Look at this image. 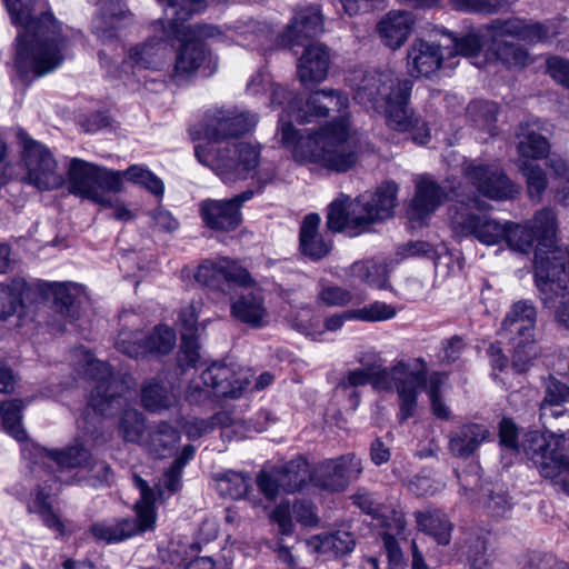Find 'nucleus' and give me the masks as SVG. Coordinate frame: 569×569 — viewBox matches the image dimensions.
I'll use <instances>...</instances> for the list:
<instances>
[{
    "mask_svg": "<svg viewBox=\"0 0 569 569\" xmlns=\"http://www.w3.org/2000/svg\"><path fill=\"white\" fill-rule=\"evenodd\" d=\"M463 172L477 191L489 199L506 200L518 192L516 184L496 164L472 161Z\"/></svg>",
    "mask_w": 569,
    "mask_h": 569,
    "instance_id": "obj_20",
    "label": "nucleus"
},
{
    "mask_svg": "<svg viewBox=\"0 0 569 569\" xmlns=\"http://www.w3.org/2000/svg\"><path fill=\"white\" fill-rule=\"evenodd\" d=\"M116 172L120 178L119 192L122 191L124 181H129L144 188L157 198H161L164 193L163 181L143 166L133 164L126 170H116Z\"/></svg>",
    "mask_w": 569,
    "mask_h": 569,
    "instance_id": "obj_43",
    "label": "nucleus"
},
{
    "mask_svg": "<svg viewBox=\"0 0 569 569\" xmlns=\"http://www.w3.org/2000/svg\"><path fill=\"white\" fill-rule=\"evenodd\" d=\"M519 169L527 179L530 197H540L548 184L545 171L538 164L528 160H519Z\"/></svg>",
    "mask_w": 569,
    "mask_h": 569,
    "instance_id": "obj_56",
    "label": "nucleus"
},
{
    "mask_svg": "<svg viewBox=\"0 0 569 569\" xmlns=\"http://www.w3.org/2000/svg\"><path fill=\"white\" fill-rule=\"evenodd\" d=\"M217 0H158L163 7L164 16L170 23L171 33L181 42L174 62L176 77H189L197 71L204 77L212 76L217 70V59L207 50L213 42L233 41V36L251 34L256 39L268 37L273 31L259 21L248 20L237 23L232 29L222 30L212 24L184 26L182 22L193 13L202 12Z\"/></svg>",
    "mask_w": 569,
    "mask_h": 569,
    "instance_id": "obj_3",
    "label": "nucleus"
},
{
    "mask_svg": "<svg viewBox=\"0 0 569 569\" xmlns=\"http://www.w3.org/2000/svg\"><path fill=\"white\" fill-rule=\"evenodd\" d=\"M68 183L71 193L107 209L114 206L120 178L116 170L73 158L68 168Z\"/></svg>",
    "mask_w": 569,
    "mask_h": 569,
    "instance_id": "obj_10",
    "label": "nucleus"
},
{
    "mask_svg": "<svg viewBox=\"0 0 569 569\" xmlns=\"http://www.w3.org/2000/svg\"><path fill=\"white\" fill-rule=\"evenodd\" d=\"M52 486H43L39 488L36 497L28 505L29 512L39 515L43 523L54 530L59 536H63L66 532L64 523L60 520L59 516L53 512L49 498L57 491Z\"/></svg>",
    "mask_w": 569,
    "mask_h": 569,
    "instance_id": "obj_42",
    "label": "nucleus"
},
{
    "mask_svg": "<svg viewBox=\"0 0 569 569\" xmlns=\"http://www.w3.org/2000/svg\"><path fill=\"white\" fill-rule=\"evenodd\" d=\"M467 113L476 127L492 134L493 124L497 121V103L476 100L468 104Z\"/></svg>",
    "mask_w": 569,
    "mask_h": 569,
    "instance_id": "obj_50",
    "label": "nucleus"
},
{
    "mask_svg": "<svg viewBox=\"0 0 569 569\" xmlns=\"http://www.w3.org/2000/svg\"><path fill=\"white\" fill-rule=\"evenodd\" d=\"M166 54L164 43L161 40H151L143 44L134 46L129 50L128 59L123 61L121 69L113 67L104 51L99 52L101 66L108 74L113 78H123L128 74V68L132 69H157L161 66Z\"/></svg>",
    "mask_w": 569,
    "mask_h": 569,
    "instance_id": "obj_22",
    "label": "nucleus"
},
{
    "mask_svg": "<svg viewBox=\"0 0 569 569\" xmlns=\"http://www.w3.org/2000/svg\"><path fill=\"white\" fill-rule=\"evenodd\" d=\"M438 36L447 40L446 51L450 62L459 56L473 58L476 57L483 46V39H489L487 30L485 29L483 34L478 32H469L461 38L453 36L449 30L443 27H433L429 32L430 38H437Z\"/></svg>",
    "mask_w": 569,
    "mask_h": 569,
    "instance_id": "obj_32",
    "label": "nucleus"
},
{
    "mask_svg": "<svg viewBox=\"0 0 569 569\" xmlns=\"http://www.w3.org/2000/svg\"><path fill=\"white\" fill-rule=\"evenodd\" d=\"M42 459H47L50 467L54 465L62 472L67 469L87 467L90 471L96 472L99 480H108L110 468L104 461L91 462L90 452L82 446L69 447L64 450H47L38 449Z\"/></svg>",
    "mask_w": 569,
    "mask_h": 569,
    "instance_id": "obj_23",
    "label": "nucleus"
},
{
    "mask_svg": "<svg viewBox=\"0 0 569 569\" xmlns=\"http://www.w3.org/2000/svg\"><path fill=\"white\" fill-rule=\"evenodd\" d=\"M23 402L19 399L8 400L0 406V416L2 418L3 428L18 441L27 438L26 430L21 423V411Z\"/></svg>",
    "mask_w": 569,
    "mask_h": 569,
    "instance_id": "obj_48",
    "label": "nucleus"
},
{
    "mask_svg": "<svg viewBox=\"0 0 569 569\" xmlns=\"http://www.w3.org/2000/svg\"><path fill=\"white\" fill-rule=\"evenodd\" d=\"M371 383L377 390H396L399 397V421L413 417L418 406L419 390L426 383V370H413L409 362L397 360L391 367L377 371L353 369L346 373L339 386L343 389Z\"/></svg>",
    "mask_w": 569,
    "mask_h": 569,
    "instance_id": "obj_7",
    "label": "nucleus"
},
{
    "mask_svg": "<svg viewBox=\"0 0 569 569\" xmlns=\"http://www.w3.org/2000/svg\"><path fill=\"white\" fill-rule=\"evenodd\" d=\"M22 160L27 170L26 180L39 190L56 189L63 184V171L42 143L32 139L23 140Z\"/></svg>",
    "mask_w": 569,
    "mask_h": 569,
    "instance_id": "obj_15",
    "label": "nucleus"
},
{
    "mask_svg": "<svg viewBox=\"0 0 569 569\" xmlns=\"http://www.w3.org/2000/svg\"><path fill=\"white\" fill-rule=\"evenodd\" d=\"M455 231L472 234L480 242L496 244L506 240L510 248L529 252L535 249L536 284L545 306L551 307L556 298L563 296L569 283V248L565 257L557 246L555 216H535L527 224L500 223L490 216H455Z\"/></svg>",
    "mask_w": 569,
    "mask_h": 569,
    "instance_id": "obj_2",
    "label": "nucleus"
},
{
    "mask_svg": "<svg viewBox=\"0 0 569 569\" xmlns=\"http://www.w3.org/2000/svg\"><path fill=\"white\" fill-rule=\"evenodd\" d=\"M445 381H446V376H443L439 372H433L429 376L428 379L426 378V383L419 390V392L423 388L428 387V393H429L431 409H432L433 415L439 419L447 420L450 417V410L440 397V389L445 385Z\"/></svg>",
    "mask_w": 569,
    "mask_h": 569,
    "instance_id": "obj_53",
    "label": "nucleus"
},
{
    "mask_svg": "<svg viewBox=\"0 0 569 569\" xmlns=\"http://www.w3.org/2000/svg\"><path fill=\"white\" fill-rule=\"evenodd\" d=\"M176 339L172 328L160 325L147 337L140 331L121 330L114 346L130 358H139L152 352L168 353L173 349Z\"/></svg>",
    "mask_w": 569,
    "mask_h": 569,
    "instance_id": "obj_18",
    "label": "nucleus"
},
{
    "mask_svg": "<svg viewBox=\"0 0 569 569\" xmlns=\"http://www.w3.org/2000/svg\"><path fill=\"white\" fill-rule=\"evenodd\" d=\"M353 295L342 287L337 284L320 282V288L317 293L319 303L328 307H343L352 301Z\"/></svg>",
    "mask_w": 569,
    "mask_h": 569,
    "instance_id": "obj_57",
    "label": "nucleus"
},
{
    "mask_svg": "<svg viewBox=\"0 0 569 569\" xmlns=\"http://www.w3.org/2000/svg\"><path fill=\"white\" fill-rule=\"evenodd\" d=\"M547 72L557 83L569 89V60L557 56L548 58Z\"/></svg>",
    "mask_w": 569,
    "mask_h": 569,
    "instance_id": "obj_64",
    "label": "nucleus"
},
{
    "mask_svg": "<svg viewBox=\"0 0 569 569\" xmlns=\"http://www.w3.org/2000/svg\"><path fill=\"white\" fill-rule=\"evenodd\" d=\"M497 57L510 68H522L529 62L528 52L520 46L505 42L503 44L492 46Z\"/></svg>",
    "mask_w": 569,
    "mask_h": 569,
    "instance_id": "obj_59",
    "label": "nucleus"
},
{
    "mask_svg": "<svg viewBox=\"0 0 569 569\" xmlns=\"http://www.w3.org/2000/svg\"><path fill=\"white\" fill-rule=\"evenodd\" d=\"M362 470L361 459L348 453L318 463L312 471L311 482L320 489L341 492L360 477Z\"/></svg>",
    "mask_w": 569,
    "mask_h": 569,
    "instance_id": "obj_17",
    "label": "nucleus"
},
{
    "mask_svg": "<svg viewBox=\"0 0 569 569\" xmlns=\"http://www.w3.org/2000/svg\"><path fill=\"white\" fill-rule=\"evenodd\" d=\"M252 196V191H244L230 199L203 201L201 204V213H239L242 204L250 200Z\"/></svg>",
    "mask_w": 569,
    "mask_h": 569,
    "instance_id": "obj_54",
    "label": "nucleus"
},
{
    "mask_svg": "<svg viewBox=\"0 0 569 569\" xmlns=\"http://www.w3.org/2000/svg\"><path fill=\"white\" fill-rule=\"evenodd\" d=\"M288 321L293 329L306 336H315L322 332L319 329V319L315 317L312 310L307 307L291 310L288 316Z\"/></svg>",
    "mask_w": 569,
    "mask_h": 569,
    "instance_id": "obj_58",
    "label": "nucleus"
},
{
    "mask_svg": "<svg viewBox=\"0 0 569 569\" xmlns=\"http://www.w3.org/2000/svg\"><path fill=\"white\" fill-rule=\"evenodd\" d=\"M86 367L83 373L86 378L94 381L91 390L89 406L96 416H113L121 410L118 422V433L127 442L146 445V421L141 412L136 409L126 408L128 397L124 396V386L121 381L113 378L109 366L93 358L89 352H84Z\"/></svg>",
    "mask_w": 569,
    "mask_h": 569,
    "instance_id": "obj_6",
    "label": "nucleus"
},
{
    "mask_svg": "<svg viewBox=\"0 0 569 569\" xmlns=\"http://www.w3.org/2000/svg\"><path fill=\"white\" fill-rule=\"evenodd\" d=\"M450 62L446 46L432 39L417 37L407 49L406 67L409 76L416 79H432L445 68H455Z\"/></svg>",
    "mask_w": 569,
    "mask_h": 569,
    "instance_id": "obj_16",
    "label": "nucleus"
},
{
    "mask_svg": "<svg viewBox=\"0 0 569 569\" xmlns=\"http://www.w3.org/2000/svg\"><path fill=\"white\" fill-rule=\"evenodd\" d=\"M17 36L14 66L21 78L40 77L68 57L72 32L51 12H40L43 0H3Z\"/></svg>",
    "mask_w": 569,
    "mask_h": 569,
    "instance_id": "obj_4",
    "label": "nucleus"
},
{
    "mask_svg": "<svg viewBox=\"0 0 569 569\" xmlns=\"http://www.w3.org/2000/svg\"><path fill=\"white\" fill-rule=\"evenodd\" d=\"M102 10L92 20V31L102 42L117 37V31L132 21L131 13L120 2L100 0Z\"/></svg>",
    "mask_w": 569,
    "mask_h": 569,
    "instance_id": "obj_26",
    "label": "nucleus"
},
{
    "mask_svg": "<svg viewBox=\"0 0 569 569\" xmlns=\"http://www.w3.org/2000/svg\"><path fill=\"white\" fill-rule=\"evenodd\" d=\"M398 184L392 181L382 183L375 193H363L351 199L340 193L328 204L327 213H355L360 208L365 213H390L396 207Z\"/></svg>",
    "mask_w": 569,
    "mask_h": 569,
    "instance_id": "obj_19",
    "label": "nucleus"
},
{
    "mask_svg": "<svg viewBox=\"0 0 569 569\" xmlns=\"http://www.w3.org/2000/svg\"><path fill=\"white\" fill-rule=\"evenodd\" d=\"M347 82L353 91L355 100L383 113L389 128L409 132L416 143H427L430 131L426 122L407 107L412 90L411 80L400 79L390 69H357L348 74Z\"/></svg>",
    "mask_w": 569,
    "mask_h": 569,
    "instance_id": "obj_5",
    "label": "nucleus"
},
{
    "mask_svg": "<svg viewBox=\"0 0 569 569\" xmlns=\"http://www.w3.org/2000/svg\"><path fill=\"white\" fill-rule=\"evenodd\" d=\"M281 482L279 469L271 471L261 470L256 478L260 492L268 501H272L277 497L279 489L282 490Z\"/></svg>",
    "mask_w": 569,
    "mask_h": 569,
    "instance_id": "obj_60",
    "label": "nucleus"
},
{
    "mask_svg": "<svg viewBox=\"0 0 569 569\" xmlns=\"http://www.w3.org/2000/svg\"><path fill=\"white\" fill-rule=\"evenodd\" d=\"M330 67V53L326 46L315 43L308 46L298 62V76L303 84L323 81Z\"/></svg>",
    "mask_w": 569,
    "mask_h": 569,
    "instance_id": "obj_31",
    "label": "nucleus"
},
{
    "mask_svg": "<svg viewBox=\"0 0 569 569\" xmlns=\"http://www.w3.org/2000/svg\"><path fill=\"white\" fill-rule=\"evenodd\" d=\"M390 266H395L390 263V258L356 261L349 268V276L370 288L387 290L390 288Z\"/></svg>",
    "mask_w": 569,
    "mask_h": 569,
    "instance_id": "obj_33",
    "label": "nucleus"
},
{
    "mask_svg": "<svg viewBox=\"0 0 569 569\" xmlns=\"http://www.w3.org/2000/svg\"><path fill=\"white\" fill-rule=\"evenodd\" d=\"M319 216H306L300 227V250L313 259L319 260L330 252V244L319 233Z\"/></svg>",
    "mask_w": 569,
    "mask_h": 569,
    "instance_id": "obj_37",
    "label": "nucleus"
},
{
    "mask_svg": "<svg viewBox=\"0 0 569 569\" xmlns=\"http://www.w3.org/2000/svg\"><path fill=\"white\" fill-rule=\"evenodd\" d=\"M234 422L228 412H219L214 415L210 420L192 419L184 423L183 429L187 437L191 440H196L203 435L210 432L214 427H230Z\"/></svg>",
    "mask_w": 569,
    "mask_h": 569,
    "instance_id": "obj_52",
    "label": "nucleus"
},
{
    "mask_svg": "<svg viewBox=\"0 0 569 569\" xmlns=\"http://www.w3.org/2000/svg\"><path fill=\"white\" fill-rule=\"evenodd\" d=\"M490 438L489 428L483 423L467 422L449 436V452L457 458L471 457Z\"/></svg>",
    "mask_w": 569,
    "mask_h": 569,
    "instance_id": "obj_27",
    "label": "nucleus"
},
{
    "mask_svg": "<svg viewBox=\"0 0 569 569\" xmlns=\"http://www.w3.org/2000/svg\"><path fill=\"white\" fill-rule=\"evenodd\" d=\"M428 258L437 261L440 252L437 247L427 241H408L397 247L395 257L390 258V263L398 264L409 258Z\"/></svg>",
    "mask_w": 569,
    "mask_h": 569,
    "instance_id": "obj_49",
    "label": "nucleus"
},
{
    "mask_svg": "<svg viewBox=\"0 0 569 569\" xmlns=\"http://www.w3.org/2000/svg\"><path fill=\"white\" fill-rule=\"evenodd\" d=\"M450 4L458 11L492 13L501 6V0H450Z\"/></svg>",
    "mask_w": 569,
    "mask_h": 569,
    "instance_id": "obj_63",
    "label": "nucleus"
},
{
    "mask_svg": "<svg viewBox=\"0 0 569 569\" xmlns=\"http://www.w3.org/2000/svg\"><path fill=\"white\" fill-rule=\"evenodd\" d=\"M194 279L203 286L221 291H224V284L247 287L251 283L249 272L224 257L202 262L194 273Z\"/></svg>",
    "mask_w": 569,
    "mask_h": 569,
    "instance_id": "obj_21",
    "label": "nucleus"
},
{
    "mask_svg": "<svg viewBox=\"0 0 569 569\" xmlns=\"http://www.w3.org/2000/svg\"><path fill=\"white\" fill-rule=\"evenodd\" d=\"M323 31L322 16L318 7H308L296 11L292 21L281 36L283 44H300L303 39L313 38Z\"/></svg>",
    "mask_w": 569,
    "mask_h": 569,
    "instance_id": "obj_29",
    "label": "nucleus"
},
{
    "mask_svg": "<svg viewBox=\"0 0 569 569\" xmlns=\"http://www.w3.org/2000/svg\"><path fill=\"white\" fill-rule=\"evenodd\" d=\"M257 122L256 114L239 107H214L206 112L201 128L207 142L223 146L224 140L249 132Z\"/></svg>",
    "mask_w": 569,
    "mask_h": 569,
    "instance_id": "obj_14",
    "label": "nucleus"
},
{
    "mask_svg": "<svg viewBox=\"0 0 569 569\" xmlns=\"http://www.w3.org/2000/svg\"><path fill=\"white\" fill-rule=\"evenodd\" d=\"M286 104L279 117L282 146L300 163L316 162L348 170L357 160L349 141L348 98L335 89H322L303 100L284 88H276L272 103Z\"/></svg>",
    "mask_w": 569,
    "mask_h": 569,
    "instance_id": "obj_1",
    "label": "nucleus"
},
{
    "mask_svg": "<svg viewBox=\"0 0 569 569\" xmlns=\"http://www.w3.org/2000/svg\"><path fill=\"white\" fill-rule=\"evenodd\" d=\"M569 401V387L560 381L551 380L546 389V396L540 405V420L547 426L549 418L569 419L565 403Z\"/></svg>",
    "mask_w": 569,
    "mask_h": 569,
    "instance_id": "obj_39",
    "label": "nucleus"
},
{
    "mask_svg": "<svg viewBox=\"0 0 569 569\" xmlns=\"http://www.w3.org/2000/svg\"><path fill=\"white\" fill-rule=\"evenodd\" d=\"M140 498L134 505L137 519H113L92 525V535L107 543L119 542L153 528L156 522V492L140 476L133 475Z\"/></svg>",
    "mask_w": 569,
    "mask_h": 569,
    "instance_id": "obj_12",
    "label": "nucleus"
},
{
    "mask_svg": "<svg viewBox=\"0 0 569 569\" xmlns=\"http://www.w3.org/2000/svg\"><path fill=\"white\" fill-rule=\"evenodd\" d=\"M231 315L252 328H261L269 321L264 297L260 289L241 293L231 305Z\"/></svg>",
    "mask_w": 569,
    "mask_h": 569,
    "instance_id": "obj_30",
    "label": "nucleus"
},
{
    "mask_svg": "<svg viewBox=\"0 0 569 569\" xmlns=\"http://www.w3.org/2000/svg\"><path fill=\"white\" fill-rule=\"evenodd\" d=\"M217 490L222 497L230 499L247 498L253 506H261V499L251 493L252 479L249 473L227 470L217 475Z\"/></svg>",
    "mask_w": 569,
    "mask_h": 569,
    "instance_id": "obj_35",
    "label": "nucleus"
},
{
    "mask_svg": "<svg viewBox=\"0 0 569 569\" xmlns=\"http://www.w3.org/2000/svg\"><path fill=\"white\" fill-rule=\"evenodd\" d=\"M520 130L518 143L519 160L532 161L546 158L550 150L549 141L528 126L521 127Z\"/></svg>",
    "mask_w": 569,
    "mask_h": 569,
    "instance_id": "obj_45",
    "label": "nucleus"
},
{
    "mask_svg": "<svg viewBox=\"0 0 569 569\" xmlns=\"http://www.w3.org/2000/svg\"><path fill=\"white\" fill-rule=\"evenodd\" d=\"M141 401L147 410L159 412L171 407L176 401V396L156 380H151L146 382L142 388Z\"/></svg>",
    "mask_w": 569,
    "mask_h": 569,
    "instance_id": "obj_47",
    "label": "nucleus"
},
{
    "mask_svg": "<svg viewBox=\"0 0 569 569\" xmlns=\"http://www.w3.org/2000/svg\"><path fill=\"white\" fill-rule=\"evenodd\" d=\"M416 23L413 13L405 10H391L377 24L381 42L391 50H398L408 40Z\"/></svg>",
    "mask_w": 569,
    "mask_h": 569,
    "instance_id": "obj_25",
    "label": "nucleus"
},
{
    "mask_svg": "<svg viewBox=\"0 0 569 569\" xmlns=\"http://www.w3.org/2000/svg\"><path fill=\"white\" fill-rule=\"evenodd\" d=\"M198 316L199 308L193 303L183 308L179 316L183 328L179 352V363L182 367H193L200 359L198 343V339L200 338V329L197 325Z\"/></svg>",
    "mask_w": 569,
    "mask_h": 569,
    "instance_id": "obj_28",
    "label": "nucleus"
},
{
    "mask_svg": "<svg viewBox=\"0 0 569 569\" xmlns=\"http://www.w3.org/2000/svg\"><path fill=\"white\" fill-rule=\"evenodd\" d=\"M180 440L179 432L167 422L158 423L148 432L146 446L160 458H164L173 451Z\"/></svg>",
    "mask_w": 569,
    "mask_h": 569,
    "instance_id": "obj_44",
    "label": "nucleus"
},
{
    "mask_svg": "<svg viewBox=\"0 0 569 569\" xmlns=\"http://www.w3.org/2000/svg\"><path fill=\"white\" fill-rule=\"evenodd\" d=\"M407 522L401 511L393 510L386 522V530L382 533L383 547L390 565L398 567L402 565L403 555L397 538H405Z\"/></svg>",
    "mask_w": 569,
    "mask_h": 569,
    "instance_id": "obj_40",
    "label": "nucleus"
},
{
    "mask_svg": "<svg viewBox=\"0 0 569 569\" xmlns=\"http://www.w3.org/2000/svg\"><path fill=\"white\" fill-rule=\"evenodd\" d=\"M569 439V431L543 433L530 431L522 442L527 458L538 468L543 478L550 479L557 490L569 496V455L561 443Z\"/></svg>",
    "mask_w": 569,
    "mask_h": 569,
    "instance_id": "obj_9",
    "label": "nucleus"
},
{
    "mask_svg": "<svg viewBox=\"0 0 569 569\" xmlns=\"http://www.w3.org/2000/svg\"><path fill=\"white\" fill-rule=\"evenodd\" d=\"M447 193L431 179L419 177L416 181V193L412 200V209L416 213H430L435 211Z\"/></svg>",
    "mask_w": 569,
    "mask_h": 569,
    "instance_id": "obj_41",
    "label": "nucleus"
},
{
    "mask_svg": "<svg viewBox=\"0 0 569 569\" xmlns=\"http://www.w3.org/2000/svg\"><path fill=\"white\" fill-rule=\"evenodd\" d=\"M194 156L223 181L230 182L254 177L260 162V148L246 141L226 142L223 146L204 142L194 146Z\"/></svg>",
    "mask_w": 569,
    "mask_h": 569,
    "instance_id": "obj_8",
    "label": "nucleus"
},
{
    "mask_svg": "<svg viewBox=\"0 0 569 569\" xmlns=\"http://www.w3.org/2000/svg\"><path fill=\"white\" fill-rule=\"evenodd\" d=\"M492 46L507 42L505 38H516L529 42L542 40L547 36L546 28L540 23H528L520 18L495 20L486 27Z\"/></svg>",
    "mask_w": 569,
    "mask_h": 569,
    "instance_id": "obj_24",
    "label": "nucleus"
},
{
    "mask_svg": "<svg viewBox=\"0 0 569 569\" xmlns=\"http://www.w3.org/2000/svg\"><path fill=\"white\" fill-rule=\"evenodd\" d=\"M8 291L7 309L8 313L14 311L18 305H22L30 297V286L24 279H13L8 284H2Z\"/></svg>",
    "mask_w": 569,
    "mask_h": 569,
    "instance_id": "obj_61",
    "label": "nucleus"
},
{
    "mask_svg": "<svg viewBox=\"0 0 569 569\" xmlns=\"http://www.w3.org/2000/svg\"><path fill=\"white\" fill-rule=\"evenodd\" d=\"M415 518L418 530L432 537L439 545H449L453 525L443 511L439 509L416 511Z\"/></svg>",
    "mask_w": 569,
    "mask_h": 569,
    "instance_id": "obj_36",
    "label": "nucleus"
},
{
    "mask_svg": "<svg viewBox=\"0 0 569 569\" xmlns=\"http://www.w3.org/2000/svg\"><path fill=\"white\" fill-rule=\"evenodd\" d=\"M312 553L320 555L325 560L350 553L355 548V539L347 531L313 536L306 541Z\"/></svg>",
    "mask_w": 569,
    "mask_h": 569,
    "instance_id": "obj_34",
    "label": "nucleus"
},
{
    "mask_svg": "<svg viewBox=\"0 0 569 569\" xmlns=\"http://www.w3.org/2000/svg\"><path fill=\"white\" fill-rule=\"evenodd\" d=\"M250 372L240 367L213 363L202 371L199 383L189 387L188 397L198 401L213 395L218 398H239L249 386Z\"/></svg>",
    "mask_w": 569,
    "mask_h": 569,
    "instance_id": "obj_13",
    "label": "nucleus"
},
{
    "mask_svg": "<svg viewBox=\"0 0 569 569\" xmlns=\"http://www.w3.org/2000/svg\"><path fill=\"white\" fill-rule=\"evenodd\" d=\"M397 315L396 308L383 301H375L359 309H353L351 317L358 321L377 322L392 319Z\"/></svg>",
    "mask_w": 569,
    "mask_h": 569,
    "instance_id": "obj_55",
    "label": "nucleus"
},
{
    "mask_svg": "<svg viewBox=\"0 0 569 569\" xmlns=\"http://www.w3.org/2000/svg\"><path fill=\"white\" fill-rule=\"evenodd\" d=\"M537 311L529 301L512 305L501 323V335L512 347V367L525 372L537 356L535 330Z\"/></svg>",
    "mask_w": 569,
    "mask_h": 569,
    "instance_id": "obj_11",
    "label": "nucleus"
},
{
    "mask_svg": "<svg viewBox=\"0 0 569 569\" xmlns=\"http://www.w3.org/2000/svg\"><path fill=\"white\" fill-rule=\"evenodd\" d=\"M46 290L52 295L56 306L62 313H69L78 297L81 287L72 282H46Z\"/></svg>",
    "mask_w": 569,
    "mask_h": 569,
    "instance_id": "obj_51",
    "label": "nucleus"
},
{
    "mask_svg": "<svg viewBox=\"0 0 569 569\" xmlns=\"http://www.w3.org/2000/svg\"><path fill=\"white\" fill-rule=\"evenodd\" d=\"M468 560L471 569H488L492 565L495 557L492 551H488L486 541L477 539L469 547Z\"/></svg>",
    "mask_w": 569,
    "mask_h": 569,
    "instance_id": "obj_62",
    "label": "nucleus"
},
{
    "mask_svg": "<svg viewBox=\"0 0 569 569\" xmlns=\"http://www.w3.org/2000/svg\"><path fill=\"white\" fill-rule=\"evenodd\" d=\"M282 490L295 492L300 490L307 482L311 481L312 472L303 458H296L279 468Z\"/></svg>",
    "mask_w": 569,
    "mask_h": 569,
    "instance_id": "obj_46",
    "label": "nucleus"
},
{
    "mask_svg": "<svg viewBox=\"0 0 569 569\" xmlns=\"http://www.w3.org/2000/svg\"><path fill=\"white\" fill-rule=\"evenodd\" d=\"M328 229L347 237H357L365 232L377 231L386 216H327Z\"/></svg>",
    "mask_w": 569,
    "mask_h": 569,
    "instance_id": "obj_38",
    "label": "nucleus"
}]
</instances>
